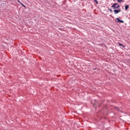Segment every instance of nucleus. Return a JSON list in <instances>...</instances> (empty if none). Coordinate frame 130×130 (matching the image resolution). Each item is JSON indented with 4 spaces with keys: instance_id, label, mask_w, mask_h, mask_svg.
I'll list each match as a JSON object with an SVG mask.
<instances>
[{
    "instance_id": "1",
    "label": "nucleus",
    "mask_w": 130,
    "mask_h": 130,
    "mask_svg": "<svg viewBox=\"0 0 130 130\" xmlns=\"http://www.w3.org/2000/svg\"><path fill=\"white\" fill-rule=\"evenodd\" d=\"M112 7L114 9H118V8H120L119 5L118 3H115L112 6Z\"/></svg>"
},
{
    "instance_id": "2",
    "label": "nucleus",
    "mask_w": 130,
    "mask_h": 130,
    "mask_svg": "<svg viewBox=\"0 0 130 130\" xmlns=\"http://www.w3.org/2000/svg\"><path fill=\"white\" fill-rule=\"evenodd\" d=\"M116 22L117 23H124L123 20L119 19V18H116Z\"/></svg>"
},
{
    "instance_id": "3",
    "label": "nucleus",
    "mask_w": 130,
    "mask_h": 130,
    "mask_svg": "<svg viewBox=\"0 0 130 130\" xmlns=\"http://www.w3.org/2000/svg\"><path fill=\"white\" fill-rule=\"evenodd\" d=\"M121 12V10H114V14H118V13Z\"/></svg>"
},
{
    "instance_id": "4",
    "label": "nucleus",
    "mask_w": 130,
    "mask_h": 130,
    "mask_svg": "<svg viewBox=\"0 0 130 130\" xmlns=\"http://www.w3.org/2000/svg\"><path fill=\"white\" fill-rule=\"evenodd\" d=\"M118 45H119V46H121L122 47H123V48H124V47H125V46L123 45V44L120 43H118Z\"/></svg>"
},
{
    "instance_id": "5",
    "label": "nucleus",
    "mask_w": 130,
    "mask_h": 130,
    "mask_svg": "<svg viewBox=\"0 0 130 130\" xmlns=\"http://www.w3.org/2000/svg\"><path fill=\"white\" fill-rule=\"evenodd\" d=\"M129 7L128 6V5H126L125 6V11H127V9H128Z\"/></svg>"
},
{
    "instance_id": "6",
    "label": "nucleus",
    "mask_w": 130,
    "mask_h": 130,
    "mask_svg": "<svg viewBox=\"0 0 130 130\" xmlns=\"http://www.w3.org/2000/svg\"><path fill=\"white\" fill-rule=\"evenodd\" d=\"M118 3H122L123 2V0H117Z\"/></svg>"
},
{
    "instance_id": "7",
    "label": "nucleus",
    "mask_w": 130,
    "mask_h": 130,
    "mask_svg": "<svg viewBox=\"0 0 130 130\" xmlns=\"http://www.w3.org/2000/svg\"><path fill=\"white\" fill-rule=\"evenodd\" d=\"M94 2H95L97 5H98V1H97V0H94Z\"/></svg>"
},
{
    "instance_id": "8",
    "label": "nucleus",
    "mask_w": 130,
    "mask_h": 130,
    "mask_svg": "<svg viewBox=\"0 0 130 130\" xmlns=\"http://www.w3.org/2000/svg\"><path fill=\"white\" fill-rule=\"evenodd\" d=\"M22 6H23V7H25V6H24V5L22 4Z\"/></svg>"
}]
</instances>
